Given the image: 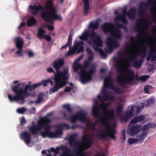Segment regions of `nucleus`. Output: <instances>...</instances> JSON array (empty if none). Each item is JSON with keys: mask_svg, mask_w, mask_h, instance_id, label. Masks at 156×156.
I'll return each instance as SVG.
<instances>
[{"mask_svg": "<svg viewBox=\"0 0 156 156\" xmlns=\"http://www.w3.org/2000/svg\"><path fill=\"white\" fill-rule=\"evenodd\" d=\"M107 104L103 103L98 105H95L92 108V113L95 117L99 116L100 108H101L104 112V115L103 118L99 119L101 125L104 126L106 131L102 130L103 132L98 133V135L100 138L106 139L108 136L110 138L115 139V134L116 131L115 129L112 127L110 125L109 122L114 118L113 111L112 110H108Z\"/></svg>", "mask_w": 156, "mask_h": 156, "instance_id": "1", "label": "nucleus"}, {"mask_svg": "<svg viewBox=\"0 0 156 156\" xmlns=\"http://www.w3.org/2000/svg\"><path fill=\"white\" fill-rule=\"evenodd\" d=\"M137 59L136 55L134 54L133 55L126 58V61L125 63L126 68L124 71L126 72V76L125 78L124 77L123 74H121L118 77L117 80V83L120 85H123L127 83H129L134 79V72L129 68L131 67L132 65L133 61L135 59Z\"/></svg>", "mask_w": 156, "mask_h": 156, "instance_id": "2", "label": "nucleus"}, {"mask_svg": "<svg viewBox=\"0 0 156 156\" xmlns=\"http://www.w3.org/2000/svg\"><path fill=\"white\" fill-rule=\"evenodd\" d=\"M77 136L78 134L77 133H73L70 134L68 138L69 146L70 147L74 146L75 147L76 151L74 153H70V149L64 146H61L58 148L57 147V149L55 151V153L56 154H58L59 152V150L61 149L64 150L62 152L61 155L62 156H77L80 151V148H77V147L80 146V141L76 140Z\"/></svg>", "mask_w": 156, "mask_h": 156, "instance_id": "3", "label": "nucleus"}, {"mask_svg": "<svg viewBox=\"0 0 156 156\" xmlns=\"http://www.w3.org/2000/svg\"><path fill=\"white\" fill-rule=\"evenodd\" d=\"M44 9L48 10L43 11L41 13L42 19L45 21L51 23L52 20H59L61 21L62 20V17L56 14L52 0L48 1Z\"/></svg>", "mask_w": 156, "mask_h": 156, "instance_id": "4", "label": "nucleus"}, {"mask_svg": "<svg viewBox=\"0 0 156 156\" xmlns=\"http://www.w3.org/2000/svg\"><path fill=\"white\" fill-rule=\"evenodd\" d=\"M153 2L156 3L155 0H147V3L144 2H141L139 6V15L141 18L138 19L136 20V24L135 26V30L139 33L142 32L143 28L142 27V24L144 22H147L148 20L144 18V15L147 11V7L149 5Z\"/></svg>", "mask_w": 156, "mask_h": 156, "instance_id": "5", "label": "nucleus"}, {"mask_svg": "<svg viewBox=\"0 0 156 156\" xmlns=\"http://www.w3.org/2000/svg\"><path fill=\"white\" fill-rule=\"evenodd\" d=\"M71 31H70L69 36L68 42L67 43L69 45L70 48L69 51L66 54V56H69L71 54H74L75 53L78 54L83 51L84 43L82 41H76L74 42V45L72 49L71 48L72 43V34Z\"/></svg>", "mask_w": 156, "mask_h": 156, "instance_id": "6", "label": "nucleus"}, {"mask_svg": "<svg viewBox=\"0 0 156 156\" xmlns=\"http://www.w3.org/2000/svg\"><path fill=\"white\" fill-rule=\"evenodd\" d=\"M114 24L112 23L106 22L104 23L102 27L103 32L106 34L110 33L115 39H121L122 34L121 31L118 28L113 29Z\"/></svg>", "mask_w": 156, "mask_h": 156, "instance_id": "7", "label": "nucleus"}, {"mask_svg": "<svg viewBox=\"0 0 156 156\" xmlns=\"http://www.w3.org/2000/svg\"><path fill=\"white\" fill-rule=\"evenodd\" d=\"M96 71V69L94 65L92 66L89 69L88 72L85 69H82L79 72L80 79L83 84L88 82L92 78V75Z\"/></svg>", "mask_w": 156, "mask_h": 156, "instance_id": "8", "label": "nucleus"}, {"mask_svg": "<svg viewBox=\"0 0 156 156\" xmlns=\"http://www.w3.org/2000/svg\"><path fill=\"white\" fill-rule=\"evenodd\" d=\"M69 77V75L66 76L65 78L63 77L58 78L56 77L54 79L55 85L51 89L49 90V93L51 94L52 93L57 92L59 89L65 86L68 83L66 80H68Z\"/></svg>", "mask_w": 156, "mask_h": 156, "instance_id": "9", "label": "nucleus"}, {"mask_svg": "<svg viewBox=\"0 0 156 156\" xmlns=\"http://www.w3.org/2000/svg\"><path fill=\"white\" fill-rule=\"evenodd\" d=\"M24 85V83H18L17 85L14 86L17 87V90L18 93L20 96L21 98L22 99V102H20V104H22L24 103L25 102L24 99L27 95L29 96V94L28 93V89L26 86L25 87L24 90L23 89V86Z\"/></svg>", "mask_w": 156, "mask_h": 156, "instance_id": "10", "label": "nucleus"}, {"mask_svg": "<svg viewBox=\"0 0 156 156\" xmlns=\"http://www.w3.org/2000/svg\"><path fill=\"white\" fill-rule=\"evenodd\" d=\"M91 38L93 39H91L92 41V46L93 49L96 51H97V49L99 47L103 46V41L101 37L99 36H94L91 35Z\"/></svg>", "mask_w": 156, "mask_h": 156, "instance_id": "11", "label": "nucleus"}, {"mask_svg": "<svg viewBox=\"0 0 156 156\" xmlns=\"http://www.w3.org/2000/svg\"><path fill=\"white\" fill-rule=\"evenodd\" d=\"M47 71L49 73H53L54 74V78L55 79L56 77H57L58 78L63 77L65 78L66 76L69 75V70L68 69L66 68H64L63 71H61V73L59 74L57 76V72H55L54 70L53 69L52 67H49L47 69Z\"/></svg>", "mask_w": 156, "mask_h": 156, "instance_id": "12", "label": "nucleus"}, {"mask_svg": "<svg viewBox=\"0 0 156 156\" xmlns=\"http://www.w3.org/2000/svg\"><path fill=\"white\" fill-rule=\"evenodd\" d=\"M15 42L16 48L19 50L16 52V54L18 56L22 57L23 56V51L22 48L24 42L23 40L19 37H16L15 39Z\"/></svg>", "mask_w": 156, "mask_h": 156, "instance_id": "13", "label": "nucleus"}, {"mask_svg": "<svg viewBox=\"0 0 156 156\" xmlns=\"http://www.w3.org/2000/svg\"><path fill=\"white\" fill-rule=\"evenodd\" d=\"M64 59L62 58H58L53 62L52 66L57 72V76L59 74V73H61V71H60V69L64 65Z\"/></svg>", "mask_w": 156, "mask_h": 156, "instance_id": "14", "label": "nucleus"}, {"mask_svg": "<svg viewBox=\"0 0 156 156\" xmlns=\"http://www.w3.org/2000/svg\"><path fill=\"white\" fill-rule=\"evenodd\" d=\"M141 126L142 125L140 124L131 125L127 129V134L130 136L135 135L140 132V129Z\"/></svg>", "mask_w": 156, "mask_h": 156, "instance_id": "15", "label": "nucleus"}, {"mask_svg": "<svg viewBox=\"0 0 156 156\" xmlns=\"http://www.w3.org/2000/svg\"><path fill=\"white\" fill-rule=\"evenodd\" d=\"M156 125L154 123H149L144 125L140 129V132L142 131L140 135L145 138L148 134V131L149 128H155Z\"/></svg>", "mask_w": 156, "mask_h": 156, "instance_id": "16", "label": "nucleus"}, {"mask_svg": "<svg viewBox=\"0 0 156 156\" xmlns=\"http://www.w3.org/2000/svg\"><path fill=\"white\" fill-rule=\"evenodd\" d=\"M127 9L126 8H124L122 10L123 15H121L120 14H119L115 18V21L119 20L122 21V23L126 24L128 23V21L126 18V15L127 14L126 12Z\"/></svg>", "mask_w": 156, "mask_h": 156, "instance_id": "17", "label": "nucleus"}, {"mask_svg": "<svg viewBox=\"0 0 156 156\" xmlns=\"http://www.w3.org/2000/svg\"><path fill=\"white\" fill-rule=\"evenodd\" d=\"M17 87L16 86H13L12 88V90L15 93L16 95L14 96H12L11 94H9L8 95V97L10 101H21L22 99L21 98L16 89Z\"/></svg>", "mask_w": 156, "mask_h": 156, "instance_id": "18", "label": "nucleus"}, {"mask_svg": "<svg viewBox=\"0 0 156 156\" xmlns=\"http://www.w3.org/2000/svg\"><path fill=\"white\" fill-rule=\"evenodd\" d=\"M30 9H31L32 14L33 15H36L40 10L43 11L44 10V8L41 5L37 6L35 4L34 5H30L29 6Z\"/></svg>", "mask_w": 156, "mask_h": 156, "instance_id": "19", "label": "nucleus"}, {"mask_svg": "<svg viewBox=\"0 0 156 156\" xmlns=\"http://www.w3.org/2000/svg\"><path fill=\"white\" fill-rule=\"evenodd\" d=\"M88 136H85L83 139L84 143L83 144L82 149L83 150H87L90 148L93 144V142L91 140H87Z\"/></svg>", "mask_w": 156, "mask_h": 156, "instance_id": "20", "label": "nucleus"}, {"mask_svg": "<svg viewBox=\"0 0 156 156\" xmlns=\"http://www.w3.org/2000/svg\"><path fill=\"white\" fill-rule=\"evenodd\" d=\"M21 138H23L27 144H29L31 141V133L27 131H25L21 133Z\"/></svg>", "mask_w": 156, "mask_h": 156, "instance_id": "21", "label": "nucleus"}, {"mask_svg": "<svg viewBox=\"0 0 156 156\" xmlns=\"http://www.w3.org/2000/svg\"><path fill=\"white\" fill-rule=\"evenodd\" d=\"M42 128V126H40V124L38 123V125H34L29 128V130L33 135L38 134V131Z\"/></svg>", "mask_w": 156, "mask_h": 156, "instance_id": "22", "label": "nucleus"}, {"mask_svg": "<svg viewBox=\"0 0 156 156\" xmlns=\"http://www.w3.org/2000/svg\"><path fill=\"white\" fill-rule=\"evenodd\" d=\"M62 114L64 116V119L67 120H69L71 123H75L76 122L77 120H78V118L77 114L71 115L70 116V119L67 117V114L65 112H62Z\"/></svg>", "mask_w": 156, "mask_h": 156, "instance_id": "23", "label": "nucleus"}, {"mask_svg": "<svg viewBox=\"0 0 156 156\" xmlns=\"http://www.w3.org/2000/svg\"><path fill=\"white\" fill-rule=\"evenodd\" d=\"M78 120L81 122H86L88 120L87 118V113L85 112H79L77 113Z\"/></svg>", "mask_w": 156, "mask_h": 156, "instance_id": "24", "label": "nucleus"}, {"mask_svg": "<svg viewBox=\"0 0 156 156\" xmlns=\"http://www.w3.org/2000/svg\"><path fill=\"white\" fill-rule=\"evenodd\" d=\"M145 119V117L144 115H140V116L135 117L131 120L130 123L132 124H135L142 122Z\"/></svg>", "mask_w": 156, "mask_h": 156, "instance_id": "25", "label": "nucleus"}, {"mask_svg": "<svg viewBox=\"0 0 156 156\" xmlns=\"http://www.w3.org/2000/svg\"><path fill=\"white\" fill-rule=\"evenodd\" d=\"M55 127L58 128V129H55L54 132H53L54 133L53 135V138H57L59 137V136L63 133V131L62 128L60 126L57 125Z\"/></svg>", "mask_w": 156, "mask_h": 156, "instance_id": "26", "label": "nucleus"}, {"mask_svg": "<svg viewBox=\"0 0 156 156\" xmlns=\"http://www.w3.org/2000/svg\"><path fill=\"white\" fill-rule=\"evenodd\" d=\"M136 10L134 7L131 8L127 12V15L130 19H134L136 16Z\"/></svg>", "mask_w": 156, "mask_h": 156, "instance_id": "27", "label": "nucleus"}, {"mask_svg": "<svg viewBox=\"0 0 156 156\" xmlns=\"http://www.w3.org/2000/svg\"><path fill=\"white\" fill-rule=\"evenodd\" d=\"M110 44L114 49L118 48L120 46V44L118 41L111 38H109L107 40Z\"/></svg>", "mask_w": 156, "mask_h": 156, "instance_id": "28", "label": "nucleus"}, {"mask_svg": "<svg viewBox=\"0 0 156 156\" xmlns=\"http://www.w3.org/2000/svg\"><path fill=\"white\" fill-rule=\"evenodd\" d=\"M51 120L48 118L47 116H45L41 119V122H39L38 123L40 124V126H44L45 125H48V123L51 122Z\"/></svg>", "mask_w": 156, "mask_h": 156, "instance_id": "29", "label": "nucleus"}, {"mask_svg": "<svg viewBox=\"0 0 156 156\" xmlns=\"http://www.w3.org/2000/svg\"><path fill=\"white\" fill-rule=\"evenodd\" d=\"M45 131L46 132L48 137L50 138H53V135L54 133L53 132L50 130V129L51 127L50 125H45L43 127Z\"/></svg>", "mask_w": 156, "mask_h": 156, "instance_id": "30", "label": "nucleus"}, {"mask_svg": "<svg viewBox=\"0 0 156 156\" xmlns=\"http://www.w3.org/2000/svg\"><path fill=\"white\" fill-rule=\"evenodd\" d=\"M102 93L103 96L102 97V100L106 101L108 100L110 98L111 99H112L113 98V96H110L109 95L106 90H103Z\"/></svg>", "mask_w": 156, "mask_h": 156, "instance_id": "31", "label": "nucleus"}, {"mask_svg": "<svg viewBox=\"0 0 156 156\" xmlns=\"http://www.w3.org/2000/svg\"><path fill=\"white\" fill-rule=\"evenodd\" d=\"M132 116V115L131 112L128 111L121 118V121H123L126 122L131 118Z\"/></svg>", "mask_w": 156, "mask_h": 156, "instance_id": "32", "label": "nucleus"}, {"mask_svg": "<svg viewBox=\"0 0 156 156\" xmlns=\"http://www.w3.org/2000/svg\"><path fill=\"white\" fill-rule=\"evenodd\" d=\"M86 50L87 53L90 55L88 57V61L90 62L94 58V52L91 50L90 48L89 47H87Z\"/></svg>", "mask_w": 156, "mask_h": 156, "instance_id": "33", "label": "nucleus"}, {"mask_svg": "<svg viewBox=\"0 0 156 156\" xmlns=\"http://www.w3.org/2000/svg\"><path fill=\"white\" fill-rule=\"evenodd\" d=\"M133 63L132 66L135 68H139L141 66L143 63V61L142 59H139L137 60L135 59Z\"/></svg>", "mask_w": 156, "mask_h": 156, "instance_id": "34", "label": "nucleus"}, {"mask_svg": "<svg viewBox=\"0 0 156 156\" xmlns=\"http://www.w3.org/2000/svg\"><path fill=\"white\" fill-rule=\"evenodd\" d=\"M36 22V20L35 18L32 16L27 21V24L28 27H31L34 25Z\"/></svg>", "mask_w": 156, "mask_h": 156, "instance_id": "35", "label": "nucleus"}, {"mask_svg": "<svg viewBox=\"0 0 156 156\" xmlns=\"http://www.w3.org/2000/svg\"><path fill=\"white\" fill-rule=\"evenodd\" d=\"M136 77L135 79L137 80H140L143 82H145L148 79L150 76L149 75H143L140 76L139 78H138V75L137 74H135ZM135 79V78H134Z\"/></svg>", "mask_w": 156, "mask_h": 156, "instance_id": "36", "label": "nucleus"}, {"mask_svg": "<svg viewBox=\"0 0 156 156\" xmlns=\"http://www.w3.org/2000/svg\"><path fill=\"white\" fill-rule=\"evenodd\" d=\"M107 44L108 46V47L106 48H105V51L109 53H111L113 51V48L112 46V45H111L110 44L108 41H107Z\"/></svg>", "mask_w": 156, "mask_h": 156, "instance_id": "37", "label": "nucleus"}, {"mask_svg": "<svg viewBox=\"0 0 156 156\" xmlns=\"http://www.w3.org/2000/svg\"><path fill=\"white\" fill-rule=\"evenodd\" d=\"M99 26V23L98 21H96L94 22H91L89 26V28L91 29L94 28V29H98Z\"/></svg>", "mask_w": 156, "mask_h": 156, "instance_id": "38", "label": "nucleus"}, {"mask_svg": "<svg viewBox=\"0 0 156 156\" xmlns=\"http://www.w3.org/2000/svg\"><path fill=\"white\" fill-rule=\"evenodd\" d=\"M53 82L50 79H48L46 80H43L41 81V85L42 84L44 87H46L47 86V84L50 83L51 85H52Z\"/></svg>", "mask_w": 156, "mask_h": 156, "instance_id": "39", "label": "nucleus"}, {"mask_svg": "<svg viewBox=\"0 0 156 156\" xmlns=\"http://www.w3.org/2000/svg\"><path fill=\"white\" fill-rule=\"evenodd\" d=\"M81 65L79 63L74 62V66H73V71L75 72H77L79 69L81 68Z\"/></svg>", "mask_w": 156, "mask_h": 156, "instance_id": "40", "label": "nucleus"}, {"mask_svg": "<svg viewBox=\"0 0 156 156\" xmlns=\"http://www.w3.org/2000/svg\"><path fill=\"white\" fill-rule=\"evenodd\" d=\"M41 84L39 83H36L34 85H27L26 86L27 87L28 90L30 91H32L33 89L36 88L37 87L40 86Z\"/></svg>", "mask_w": 156, "mask_h": 156, "instance_id": "41", "label": "nucleus"}, {"mask_svg": "<svg viewBox=\"0 0 156 156\" xmlns=\"http://www.w3.org/2000/svg\"><path fill=\"white\" fill-rule=\"evenodd\" d=\"M43 94H40L38 95L37 100L34 102L35 105L39 104L43 101Z\"/></svg>", "mask_w": 156, "mask_h": 156, "instance_id": "42", "label": "nucleus"}, {"mask_svg": "<svg viewBox=\"0 0 156 156\" xmlns=\"http://www.w3.org/2000/svg\"><path fill=\"white\" fill-rule=\"evenodd\" d=\"M110 80V78L109 76H107L105 78L104 83V86L105 87L107 88L109 86L110 84L109 82Z\"/></svg>", "mask_w": 156, "mask_h": 156, "instance_id": "43", "label": "nucleus"}, {"mask_svg": "<svg viewBox=\"0 0 156 156\" xmlns=\"http://www.w3.org/2000/svg\"><path fill=\"white\" fill-rule=\"evenodd\" d=\"M112 88L115 92L118 94H121L123 93L122 90L118 87L115 86L113 87Z\"/></svg>", "mask_w": 156, "mask_h": 156, "instance_id": "44", "label": "nucleus"}, {"mask_svg": "<svg viewBox=\"0 0 156 156\" xmlns=\"http://www.w3.org/2000/svg\"><path fill=\"white\" fill-rule=\"evenodd\" d=\"M62 107L64 109L66 110L67 112H69L71 113L72 112L73 109L70 107V105L69 104H66L63 105H62Z\"/></svg>", "mask_w": 156, "mask_h": 156, "instance_id": "45", "label": "nucleus"}, {"mask_svg": "<svg viewBox=\"0 0 156 156\" xmlns=\"http://www.w3.org/2000/svg\"><path fill=\"white\" fill-rule=\"evenodd\" d=\"M46 33V31L43 29V27L40 28L38 31L37 35L39 37H42L43 34Z\"/></svg>", "mask_w": 156, "mask_h": 156, "instance_id": "46", "label": "nucleus"}, {"mask_svg": "<svg viewBox=\"0 0 156 156\" xmlns=\"http://www.w3.org/2000/svg\"><path fill=\"white\" fill-rule=\"evenodd\" d=\"M23 52H24L25 53L27 54L29 58L32 57L34 55V52L30 50H26L24 51H23Z\"/></svg>", "mask_w": 156, "mask_h": 156, "instance_id": "47", "label": "nucleus"}, {"mask_svg": "<svg viewBox=\"0 0 156 156\" xmlns=\"http://www.w3.org/2000/svg\"><path fill=\"white\" fill-rule=\"evenodd\" d=\"M146 53V49L145 48L142 49L141 52H140V50H138L134 54H135L137 56L138 55L140 54V55H145Z\"/></svg>", "mask_w": 156, "mask_h": 156, "instance_id": "48", "label": "nucleus"}, {"mask_svg": "<svg viewBox=\"0 0 156 156\" xmlns=\"http://www.w3.org/2000/svg\"><path fill=\"white\" fill-rule=\"evenodd\" d=\"M88 34L87 33H83L81 36L80 37V38L82 41H87V36Z\"/></svg>", "mask_w": 156, "mask_h": 156, "instance_id": "49", "label": "nucleus"}, {"mask_svg": "<svg viewBox=\"0 0 156 156\" xmlns=\"http://www.w3.org/2000/svg\"><path fill=\"white\" fill-rule=\"evenodd\" d=\"M137 138V142H138L140 143H142L145 138V137H144L143 136L140 134V135H138L136 136Z\"/></svg>", "mask_w": 156, "mask_h": 156, "instance_id": "50", "label": "nucleus"}, {"mask_svg": "<svg viewBox=\"0 0 156 156\" xmlns=\"http://www.w3.org/2000/svg\"><path fill=\"white\" fill-rule=\"evenodd\" d=\"M123 105H122L119 104L118 106L116 108V112L117 113H121L123 109Z\"/></svg>", "mask_w": 156, "mask_h": 156, "instance_id": "51", "label": "nucleus"}, {"mask_svg": "<svg viewBox=\"0 0 156 156\" xmlns=\"http://www.w3.org/2000/svg\"><path fill=\"white\" fill-rule=\"evenodd\" d=\"M137 109V107L135 106H133L130 110L129 112H131L132 114V115H136V111Z\"/></svg>", "mask_w": 156, "mask_h": 156, "instance_id": "52", "label": "nucleus"}, {"mask_svg": "<svg viewBox=\"0 0 156 156\" xmlns=\"http://www.w3.org/2000/svg\"><path fill=\"white\" fill-rule=\"evenodd\" d=\"M58 126H60V127L62 128V130H63V129L65 128L68 130L69 129H70L69 126L66 123H62L58 125Z\"/></svg>", "mask_w": 156, "mask_h": 156, "instance_id": "53", "label": "nucleus"}, {"mask_svg": "<svg viewBox=\"0 0 156 156\" xmlns=\"http://www.w3.org/2000/svg\"><path fill=\"white\" fill-rule=\"evenodd\" d=\"M86 126L88 127L87 129L91 128L92 130H93L95 126V124L89 122L87 123Z\"/></svg>", "mask_w": 156, "mask_h": 156, "instance_id": "54", "label": "nucleus"}, {"mask_svg": "<svg viewBox=\"0 0 156 156\" xmlns=\"http://www.w3.org/2000/svg\"><path fill=\"white\" fill-rule=\"evenodd\" d=\"M100 54L103 57L105 58L106 56V54L102 49L99 48L97 49Z\"/></svg>", "mask_w": 156, "mask_h": 156, "instance_id": "55", "label": "nucleus"}, {"mask_svg": "<svg viewBox=\"0 0 156 156\" xmlns=\"http://www.w3.org/2000/svg\"><path fill=\"white\" fill-rule=\"evenodd\" d=\"M137 139L136 138H129L127 140V143L129 144L130 145L132 144L137 142Z\"/></svg>", "mask_w": 156, "mask_h": 156, "instance_id": "56", "label": "nucleus"}, {"mask_svg": "<svg viewBox=\"0 0 156 156\" xmlns=\"http://www.w3.org/2000/svg\"><path fill=\"white\" fill-rule=\"evenodd\" d=\"M122 59L121 58H120L119 60L117 61L116 62V64L115 66L116 69H119L120 68V66L121 64V61Z\"/></svg>", "mask_w": 156, "mask_h": 156, "instance_id": "57", "label": "nucleus"}, {"mask_svg": "<svg viewBox=\"0 0 156 156\" xmlns=\"http://www.w3.org/2000/svg\"><path fill=\"white\" fill-rule=\"evenodd\" d=\"M27 111L25 107L19 108L17 109V112L20 114H23Z\"/></svg>", "mask_w": 156, "mask_h": 156, "instance_id": "58", "label": "nucleus"}, {"mask_svg": "<svg viewBox=\"0 0 156 156\" xmlns=\"http://www.w3.org/2000/svg\"><path fill=\"white\" fill-rule=\"evenodd\" d=\"M92 30L91 31L90 33L88 34V36L90 37H91V35H94V36H98L96 35L97 33L95 31V30L96 29H94V28H92Z\"/></svg>", "mask_w": 156, "mask_h": 156, "instance_id": "59", "label": "nucleus"}, {"mask_svg": "<svg viewBox=\"0 0 156 156\" xmlns=\"http://www.w3.org/2000/svg\"><path fill=\"white\" fill-rule=\"evenodd\" d=\"M42 37L43 38H45L46 41H50L51 40V38L50 36L48 35H44Z\"/></svg>", "mask_w": 156, "mask_h": 156, "instance_id": "60", "label": "nucleus"}, {"mask_svg": "<svg viewBox=\"0 0 156 156\" xmlns=\"http://www.w3.org/2000/svg\"><path fill=\"white\" fill-rule=\"evenodd\" d=\"M153 9H154V11L156 12V13L154 12V11L153 10V9H150V12H151L153 13V17L154 18H156V8L155 7V6H154L153 7Z\"/></svg>", "mask_w": 156, "mask_h": 156, "instance_id": "61", "label": "nucleus"}, {"mask_svg": "<svg viewBox=\"0 0 156 156\" xmlns=\"http://www.w3.org/2000/svg\"><path fill=\"white\" fill-rule=\"evenodd\" d=\"M129 42L131 44H133L134 43L136 42V40L134 37L132 36L130 37Z\"/></svg>", "mask_w": 156, "mask_h": 156, "instance_id": "62", "label": "nucleus"}, {"mask_svg": "<svg viewBox=\"0 0 156 156\" xmlns=\"http://www.w3.org/2000/svg\"><path fill=\"white\" fill-rule=\"evenodd\" d=\"M90 64V62L87 60L85 61L83 64V67L84 68H86L89 67Z\"/></svg>", "mask_w": 156, "mask_h": 156, "instance_id": "63", "label": "nucleus"}, {"mask_svg": "<svg viewBox=\"0 0 156 156\" xmlns=\"http://www.w3.org/2000/svg\"><path fill=\"white\" fill-rule=\"evenodd\" d=\"M40 135L43 138H45L46 137H48V136H47L45 131L44 132H41L40 133Z\"/></svg>", "mask_w": 156, "mask_h": 156, "instance_id": "64", "label": "nucleus"}]
</instances>
